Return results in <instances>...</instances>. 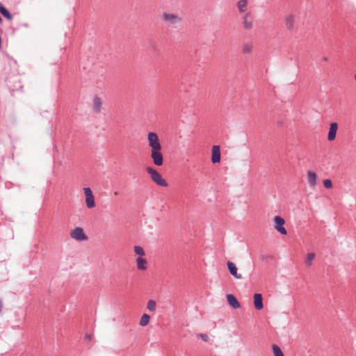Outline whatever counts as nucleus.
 I'll list each match as a JSON object with an SVG mask.
<instances>
[{
    "mask_svg": "<svg viewBox=\"0 0 356 356\" xmlns=\"http://www.w3.org/2000/svg\"><path fill=\"white\" fill-rule=\"evenodd\" d=\"M3 307L2 300L0 298V313L1 312Z\"/></svg>",
    "mask_w": 356,
    "mask_h": 356,
    "instance_id": "nucleus-29",
    "label": "nucleus"
},
{
    "mask_svg": "<svg viewBox=\"0 0 356 356\" xmlns=\"http://www.w3.org/2000/svg\"><path fill=\"white\" fill-rule=\"evenodd\" d=\"M273 221L275 222V229L280 234L286 235L287 232L284 227L285 223L284 219L279 216H276L273 218Z\"/></svg>",
    "mask_w": 356,
    "mask_h": 356,
    "instance_id": "nucleus-5",
    "label": "nucleus"
},
{
    "mask_svg": "<svg viewBox=\"0 0 356 356\" xmlns=\"http://www.w3.org/2000/svg\"><path fill=\"white\" fill-rule=\"evenodd\" d=\"M114 194H115V195H118V192H115Z\"/></svg>",
    "mask_w": 356,
    "mask_h": 356,
    "instance_id": "nucleus-32",
    "label": "nucleus"
},
{
    "mask_svg": "<svg viewBox=\"0 0 356 356\" xmlns=\"http://www.w3.org/2000/svg\"><path fill=\"white\" fill-rule=\"evenodd\" d=\"M323 185L326 188H331L332 187V182L330 179L323 180Z\"/></svg>",
    "mask_w": 356,
    "mask_h": 356,
    "instance_id": "nucleus-27",
    "label": "nucleus"
},
{
    "mask_svg": "<svg viewBox=\"0 0 356 356\" xmlns=\"http://www.w3.org/2000/svg\"><path fill=\"white\" fill-rule=\"evenodd\" d=\"M308 183L310 186L314 187L316 185L317 175L313 171H308Z\"/></svg>",
    "mask_w": 356,
    "mask_h": 356,
    "instance_id": "nucleus-15",
    "label": "nucleus"
},
{
    "mask_svg": "<svg viewBox=\"0 0 356 356\" xmlns=\"http://www.w3.org/2000/svg\"><path fill=\"white\" fill-rule=\"evenodd\" d=\"M315 257H316V254L314 253H313V252L308 253L307 255V257L305 259V261L306 266H310L312 264V261L315 259Z\"/></svg>",
    "mask_w": 356,
    "mask_h": 356,
    "instance_id": "nucleus-20",
    "label": "nucleus"
},
{
    "mask_svg": "<svg viewBox=\"0 0 356 356\" xmlns=\"http://www.w3.org/2000/svg\"><path fill=\"white\" fill-rule=\"evenodd\" d=\"M254 305L257 310L263 309V298L261 293H255L254 295Z\"/></svg>",
    "mask_w": 356,
    "mask_h": 356,
    "instance_id": "nucleus-11",
    "label": "nucleus"
},
{
    "mask_svg": "<svg viewBox=\"0 0 356 356\" xmlns=\"http://www.w3.org/2000/svg\"><path fill=\"white\" fill-rule=\"evenodd\" d=\"M147 308L148 309L149 311H150L152 312H154L156 311V301L154 300H149L147 302Z\"/></svg>",
    "mask_w": 356,
    "mask_h": 356,
    "instance_id": "nucleus-22",
    "label": "nucleus"
},
{
    "mask_svg": "<svg viewBox=\"0 0 356 356\" xmlns=\"http://www.w3.org/2000/svg\"><path fill=\"white\" fill-rule=\"evenodd\" d=\"M161 19L168 27L175 29L181 27L184 21L183 17L181 15L170 12H163Z\"/></svg>",
    "mask_w": 356,
    "mask_h": 356,
    "instance_id": "nucleus-1",
    "label": "nucleus"
},
{
    "mask_svg": "<svg viewBox=\"0 0 356 356\" xmlns=\"http://www.w3.org/2000/svg\"><path fill=\"white\" fill-rule=\"evenodd\" d=\"M147 172L149 175L151 179L157 185L160 186H168V182L164 179L161 175L154 168L147 167L146 168Z\"/></svg>",
    "mask_w": 356,
    "mask_h": 356,
    "instance_id": "nucleus-2",
    "label": "nucleus"
},
{
    "mask_svg": "<svg viewBox=\"0 0 356 356\" xmlns=\"http://www.w3.org/2000/svg\"><path fill=\"white\" fill-rule=\"evenodd\" d=\"M134 252L139 255L140 257L145 254L143 248L141 246L136 245L134 246Z\"/></svg>",
    "mask_w": 356,
    "mask_h": 356,
    "instance_id": "nucleus-25",
    "label": "nucleus"
},
{
    "mask_svg": "<svg viewBox=\"0 0 356 356\" xmlns=\"http://www.w3.org/2000/svg\"><path fill=\"white\" fill-rule=\"evenodd\" d=\"M148 145L151 150L161 149L162 147L157 134L154 132H149L147 135Z\"/></svg>",
    "mask_w": 356,
    "mask_h": 356,
    "instance_id": "nucleus-3",
    "label": "nucleus"
},
{
    "mask_svg": "<svg viewBox=\"0 0 356 356\" xmlns=\"http://www.w3.org/2000/svg\"><path fill=\"white\" fill-rule=\"evenodd\" d=\"M197 337L201 338L204 341H208L209 340V336L206 334H199Z\"/></svg>",
    "mask_w": 356,
    "mask_h": 356,
    "instance_id": "nucleus-28",
    "label": "nucleus"
},
{
    "mask_svg": "<svg viewBox=\"0 0 356 356\" xmlns=\"http://www.w3.org/2000/svg\"><path fill=\"white\" fill-rule=\"evenodd\" d=\"M323 60H325V61H327V57H323Z\"/></svg>",
    "mask_w": 356,
    "mask_h": 356,
    "instance_id": "nucleus-31",
    "label": "nucleus"
},
{
    "mask_svg": "<svg viewBox=\"0 0 356 356\" xmlns=\"http://www.w3.org/2000/svg\"><path fill=\"white\" fill-rule=\"evenodd\" d=\"M86 204L88 209L95 207V203L94 196L86 198Z\"/></svg>",
    "mask_w": 356,
    "mask_h": 356,
    "instance_id": "nucleus-23",
    "label": "nucleus"
},
{
    "mask_svg": "<svg viewBox=\"0 0 356 356\" xmlns=\"http://www.w3.org/2000/svg\"><path fill=\"white\" fill-rule=\"evenodd\" d=\"M86 338L88 340H90V338H91V337H90V334H86Z\"/></svg>",
    "mask_w": 356,
    "mask_h": 356,
    "instance_id": "nucleus-30",
    "label": "nucleus"
},
{
    "mask_svg": "<svg viewBox=\"0 0 356 356\" xmlns=\"http://www.w3.org/2000/svg\"><path fill=\"white\" fill-rule=\"evenodd\" d=\"M295 15L290 14L285 18V25L288 30L291 31L294 27L295 24Z\"/></svg>",
    "mask_w": 356,
    "mask_h": 356,
    "instance_id": "nucleus-12",
    "label": "nucleus"
},
{
    "mask_svg": "<svg viewBox=\"0 0 356 356\" xmlns=\"http://www.w3.org/2000/svg\"><path fill=\"white\" fill-rule=\"evenodd\" d=\"M83 191H84L86 198L94 196L91 189L88 187L84 188Z\"/></svg>",
    "mask_w": 356,
    "mask_h": 356,
    "instance_id": "nucleus-26",
    "label": "nucleus"
},
{
    "mask_svg": "<svg viewBox=\"0 0 356 356\" xmlns=\"http://www.w3.org/2000/svg\"><path fill=\"white\" fill-rule=\"evenodd\" d=\"M211 161L213 163L220 161V148L218 145H213L212 147Z\"/></svg>",
    "mask_w": 356,
    "mask_h": 356,
    "instance_id": "nucleus-9",
    "label": "nucleus"
},
{
    "mask_svg": "<svg viewBox=\"0 0 356 356\" xmlns=\"http://www.w3.org/2000/svg\"><path fill=\"white\" fill-rule=\"evenodd\" d=\"M102 108V100L98 97H95L93 99L92 108L95 113H99Z\"/></svg>",
    "mask_w": 356,
    "mask_h": 356,
    "instance_id": "nucleus-17",
    "label": "nucleus"
},
{
    "mask_svg": "<svg viewBox=\"0 0 356 356\" xmlns=\"http://www.w3.org/2000/svg\"><path fill=\"white\" fill-rule=\"evenodd\" d=\"M252 50V44L250 43L245 44L242 48V52L243 54H250Z\"/></svg>",
    "mask_w": 356,
    "mask_h": 356,
    "instance_id": "nucleus-24",
    "label": "nucleus"
},
{
    "mask_svg": "<svg viewBox=\"0 0 356 356\" xmlns=\"http://www.w3.org/2000/svg\"><path fill=\"white\" fill-rule=\"evenodd\" d=\"M272 350L274 356H284L281 348L275 345H272Z\"/></svg>",
    "mask_w": 356,
    "mask_h": 356,
    "instance_id": "nucleus-21",
    "label": "nucleus"
},
{
    "mask_svg": "<svg viewBox=\"0 0 356 356\" xmlns=\"http://www.w3.org/2000/svg\"><path fill=\"white\" fill-rule=\"evenodd\" d=\"M149 320H150L149 315H148L147 314H144L140 320L139 324L140 326L145 327L147 325H148V323H149Z\"/></svg>",
    "mask_w": 356,
    "mask_h": 356,
    "instance_id": "nucleus-19",
    "label": "nucleus"
},
{
    "mask_svg": "<svg viewBox=\"0 0 356 356\" xmlns=\"http://www.w3.org/2000/svg\"><path fill=\"white\" fill-rule=\"evenodd\" d=\"M227 300L229 305L234 309H238L241 307L239 302L237 300L236 297L232 294L227 295Z\"/></svg>",
    "mask_w": 356,
    "mask_h": 356,
    "instance_id": "nucleus-13",
    "label": "nucleus"
},
{
    "mask_svg": "<svg viewBox=\"0 0 356 356\" xmlns=\"http://www.w3.org/2000/svg\"><path fill=\"white\" fill-rule=\"evenodd\" d=\"M0 13L3 17L7 18L8 19H9V20L12 19V18H13L12 15L1 3H0Z\"/></svg>",
    "mask_w": 356,
    "mask_h": 356,
    "instance_id": "nucleus-18",
    "label": "nucleus"
},
{
    "mask_svg": "<svg viewBox=\"0 0 356 356\" xmlns=\"http://www.w3.org/2000/svg\"><path fill=\"white\" fill-rule=\"evenodd\" d=\"M150 156L153 163L156 166H161L163 163V156L161 153V149L151 150Z\"/></svg>",
    "mask_w": 356,
    "mask_h": 356,
    "instance_id": "nucleus-6",
    "label": "nucleus"
},
{
    "mask_svg": "<svg viewBox=\"0 0 356 356\" xmlns=\"http://www.w3.org/2000/svg\"><path fill=\"white\" fill-rule=\"evenodd\" d=\"M70 236L77 241H83L88 239V236L81 227H76L74 229L70 234Z\"/></svg>",
    "mask_w": 356,
    "mask_h": 356,
    "instance_id": "nucleus-4",
    "label": "nucleus"
},
{
    "mask_svg": "<svg viewBox=\"0 0 356 356\" xmlns=\"http://www.w3.org/2000/svg\"><path fill=\"white\" fill-rule=\"evenodd\" d=\"M227 268L229 270V273L234 277L236 279H242L243 276L241 273H238L237 268L236 265L232 261H227Z\"/></svg>",
    "mask_w": 356,
    "mask_h": 356,
    "instance_id": "nucleus-7",
    "label": "nucleus"
},
{
    "mask_svg": "<svg viewBox=\"0 0 356 356\" xmlns=\"http://www.w3.org/2000/svg\"><path fill=\"white\" fill-rule=\"evenodd\" d=\"M338 129V124L337 122H332L330 125L329 132L327 135V140L329 141H333L337 135Z\"/></svg>",
    "mask_w": 356,
    "mask_h": 356,
    "instance_id": "nucleus-8",
    "label": "nucleus"
},
{
    "mask_svg": "<svg viewBox=\"0 0 356 356\" xmlns=\"http://www.w3.org/2000/svg\"><path fill=\"white\" fill-rule=\"evenodd\" d=\"M243 24L245 29H250L252 28V19L250 12L245 13L243 15Z\"/></svg>",
    "mask_w": 356,
    "mask_h": 356,
    "instance_id": "nucleus-10",
    "label": "nucleus"
},
{
    "mask_svg": "<svg viewBox=\"0 0 356 356\" xmlns=\"http://www.w3.org/2000/svg\"><path fill=\"white\" fill-rule=\"evenodd\" d=\"M136 266L138 270H145L147 268V261L145 259L140 257H138L136 260Z\"/></svg>",
    "mask_w": 356,
    "mask_h": 356,
    "instance_id": "nucleus-14",
    "label": "nucleus"
},
{
    "mask_svg": "<svg viewBox=\"0 0 356 356\" xmlns=\"http://www.w3.org/2000/svg\"><path fill=\"white\" fill-rule=\"evenodd\" d=\"M248 1L247 0H239L236 3V6L240 13H245L248 10Z\"/></svg>",
    "mask_w": 356,
    "mask_h": 356,
    "instance_id": "nucleus-16",
    "label": "nucleus"
}]
</instances>
